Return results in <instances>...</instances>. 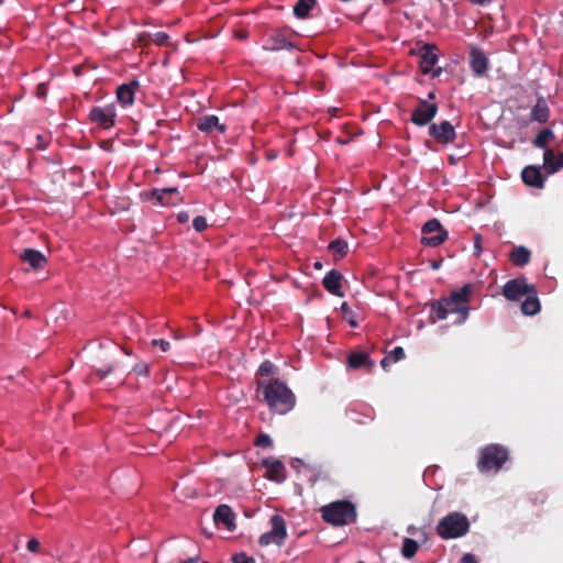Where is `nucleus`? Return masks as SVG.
Segmentation results:
<instances>
[{
  "label": "nucleus",
  "mask_w": 563,
  "mask_h": 563,
  "mask_svg": "<svg viewBox=\"0 0 563 563\" xmlns=\"http://www.w3.org/2000/svg\"><path fill=\"white\" fill-rule=\"evenodd\" d=\"M474 292L473 284H465L451 292L448 298L431 303V322L444 320L449 314H457L456 323H464L470 313V300Z\"/></svg>",
  "instance_id": "obj_1"
},
{
  "label": "nucleus",
  "mask_w": 563,
  "mask_h": 563,
  "mask_svg": "<svg viewBox=\"0 0 563 563\" xmlns=\"http://www.w3.org/2000/svg\"><path fill=\"white\" fill-rule=\"evenodd\" d=\"M257 390H262L266 405L275 413L286 415L296 406L295 394L279 379L258 382Z\"/></svg>",
  "instance_id": "obj_2"
},
{
  "label": "nucleus",
  "mask_w": 563,
  "mask_h": 563,
  "mask_svg": "<svg viewBox=\"0 0 563 563\" xmlns=\"http://www.w3.org/2000/svg\"><path fill=\"white\" fill-rule=\"evenodd\" d=\"M322 519L332 526L340 527L356 521L357 512L353 503L336 500L320 508Z\"/></svg>",
  "instance_id": "obj_3"
},
{
  "label": "nucleus",
  "mask_w": 563,
  "mask_h": 563,
  "mask_svg": "<svg viewBox=\"0 0 563 563\" xmlns=\"http://www.w3.org/2000/svg\"><path fill=\"white\" fill-rule=\"evenodd\" d=\"M470 528L471 523L466 515L452 511L439 520L435 532L442 540H451L464 537Z\"/></svg>",
  "instance_id": "obj_4"
},
{
  "label": "nucleus",
  "mask_w": 563,
  "mask_h": 563,
  "mask_svg": "<svg viewBox=\"0 0 563 563\" xmlns=\"http://www.w3.org/2000/svg\"><path fill=\"white\" fill-rule=\"evenodd\" d=\"M509 459L506 446L492 443L479 451L477 468L483 474L497 473Z\"/></svg>",
  "instance_id": "obj_5"
},
{
  "label": "nucleus",
  "mask_w": 563,
  "mask_h": 563,
  "mask_svg": "<svg viewBox=\"0 0 563 563\" xmlns=\"http://www.w3.org/2000/svg\"><path fill=\"white\" fill-rule=\"evenodd\" d=\"M297 40L298 34L291 27H275L267 34L263 49L268 52H291L298 48Z\"/></svg>",
  "instance_id": "obj_6"
},
{
  "label": "nucleus",
  "mask_w": 563,
  "mask_h": 563,
  "mask_svg": "<svg viewBox=\"0 0 563 563\" xmlns=\"http://www.w3.org/2000/svg\"><path fill=\"white\" fill-rule=\"evenodd\" d=\"M269 522L272 526L271 531L263 533L258 539V543L261 547L269 544L282 547L288 537L285 519L280 515H273Z\"/></svg>",
  "instance_id": "obj_7"
},
{
  "label": "nucleus",
  "mask_w": 563,
  "mask_h": 563,
  "mask_svg": "<svg viewBox=\"0 0 563 563\" xmlns=\"http://www.w3.org/2000/svg\"><path fill=\"white\" fill-rule=\"evenodd\" d=\"M421 244L430 247H437L443 244L448 238V231L442 227L441 222L433 218L428 220L421 229Z\"/></svg>",
  "instance_id": "obj_8"
},
{
  "label": "nucleus",
  "mask_w": 563,
  "mask_h": 563,
  "mask_svg": "<svg viewBox=\"0 0 563 563\" xmlns=\"http://www.w3.org/2000/svg\"><path fill=\"white\" fill-rule=\"evenodd\" d=\"M536 288L525 277L508 280L503 287V296L510 301H519Z\"/></svg>",
  "instance_id": "obj_9"
},
{
  "label": "nucleus",
  "mask_w": 563,
  "mask_h": 563,
  "mask_svg": "<svg viewBox=\"0 0 563 563\" xmlns=\"http://www.w3.org/2000/svg\"><path fill=\"white\" fill-rule=\"evenodd\" d=\"M419 67L423 74L432 71V77H439L442 73V68H434L438 62L437 46L434 44H424L420 49Z\"/></svg>",
  "instance_id": "obj_10"
},
{
  "label": "nucleus",
  "mask_w": 563,
  "mask_h": 563,
  "mask_svg": "<svg viewBox=\"0 0 563 563\" xmlns=\"http://www.w3.org/2000/svg\"><path fill=\"white\" fill-rule=\"evenodd\" d=\"M438 113V104L427 100H420L411 112V122L418 126L431 124Z\"/></svg>",
  "instance_id": "obj_11"
},
{
  "label": "nucleus",
  "mask_w": 563,
  "mask_h": 563,
  "mask_svg": "<svg viewBox=\"0 0 563 563\" xmlns=\"http://www.w3.org/2000/svg\"><path fill=\"white\" fill-rule=\"evenodd\" d=\"M429 135L432 136L437 143L448 145L455 140L456 132L451 122L442 121L429 125Z\"/></svg>",
  "instance_id": "obj_12"
},
{
  "label": "nucleus",
  "mask_w": 563,
  "mask_h": 563,
  "mask_svg": "<svg viewBox=\"0 0 563 563\" xmlns=\"http://www.w3.org/2000/svg\"><path fill=\"white\" fill-rule=\"evenodd\" d=\"M115 109L113 106L92 107L89 112L91 122L98 124L102 129H110L115 123Z\"/></svg>",
  "instance_id": "obj_13"
},
{
  "label": "nucleus",
  "mask_w": 563,
  "mask_h": 563,
  "mask_svg": "<svg viewBox=\"0 0 563 563\" xmlns=\"http://www.w3.org/2000/svg\"><path fill=\"white\" fill-rule=\"evenodd\" d=\"M470 67L476 77H485L488 73L489 60L485 53L476 47L472 46L470 49Z\"/></svg>",
  "instance_id": "obj_14"
},
{
  "label": "nucleus",
  "mask_w": 563,
  "mask_h": 563,
  "mask_svg": "<svg viewBox=\"0 0 563 563\" xmlns=\"http://www.w3.org/2000/svg\"><path fill=\"white\" fill-rule=\"evenodd\" d=\"M152 199H156L162 206H175L181 202L183 198L177 187L155 188L147 194Z\"/></svg>",
  "instance_id": "obj_15"
},
{
  "label": "nucleus",
  "mask_w": 563,
  "mask_h": 563,
  "mask_svg": "<svg viewBox=\"0 0 563 563\" xmlns=\"http://www.w3.org/2000/svg\"><path fill=\"white\" fill-rule=\"evenodd\" d=\"M213 520L217 526L222 525L229 531H234L236 528L235 514L229 505H219L214 510Z\"/></svg>",
  "instance_id": "obj_16"
},
{
  "label": "nucleus",
  "mask_w": 563,
  "mask_h": 563,
  "mask_svg": "<svg viewBox=\"0 0 563 563\" xmlns=\"http://www.w3.org/2000/svg\"><path fill=\"white\" fill-rule=\"evenodd\" d=\"M140 88V82L133 79L126 84H122L117 88V99L123 106L128 107L133 104L135 92Z\"/></svg>",
  "instance_id": "obj_17"
},
{
  "label": "nucleus",
  "mask_w": 563,
  "mask_h": 563,
  "mask_svg": "<svg viewBox=\"0 0 563 563\" xmlns=\"http://www.w3.org/2000/svg\"><path fill=\"white\" fill-rule=\"evenodd\" d=\"M522 181L530 187L541 189L544 187L545 178L540 166L529 165L521 172Z\"/></svg>",
  "instance_id": "obj_18"
},
{
  "label": "nucleus",
  "mask_w": 563,
  "mask_h": 563,
  "mask_svg": "<svg viewBox=\"0 0 563 563\" xmlns=\"http://www.w3.org/2000/svg\"><path fill=\"white\" fill-rule=\"evenodd\" d=\"M20 260L32 269H43L47 263L45 255L35 249H25L20 253Z\"/></svg>",
  "instance_id": "obj_19"
},
{
  "label": "nucleus",
  "mask_w": 563,
  "mask_h": 563,
  "mask_svg": "<svg viewBox=\"0 0 563 563\" xmlns=\"http://www.w3.org/2000/svg\"><path fill=\"white\" fill-rule=\"evenodd\" d=\"M543 168L549 175L555 174L563 168V152L547 148L543 154Z\"/></svg>",
  "instance_id": "obj_20"
},
{
  "label": "nucleus",
  "mask_w": 563,
  "mask_h": 563,
  "mask_svg": "<svg viewBox=\"0 0 563 563\" xmlns=\"http://www.w3.org/2000/svg\"><path fill=\"white\" fill-rule=\"evenodd\" d=\"M342 279H343V275L336 271V269H331L324 277H323V280H322V285L323 287L332 295L334 296H338V297H342L343 296V292L341 290L342 288Z\"/></svg>",
  "instance_id": "obj_21"
},
{
  "label": "nucleus",
  "mask_w": 563,
  "mask_h": 563,
  "mask_svg": "<svg viewBox=\"0 0 563 563\" xmlns=\"http://www.w3.org/2000/svg\"><path fill=\"white\" fill-rule=\"evenodd\" d=\"M264 466L266 467V478L269 481L282 483L285 481V466L279 460H264Z\"/></svg>",
  "instance_id": "obj_22"
},
{
  "label": "nucleus",
  "mask_w": 563,
  "mask_h": 563,
  "mask_svg": "<svg viewBox=\"0 0 563 563\" xmlns=\"http://www.w3.org/2000/svg\"><path fill=\"white\" fill-rule=\"evenodd\" d=\"M347 366L351 369L366 368L371 371L374 362L371 360L369 354L366 352L355 351L347 355Z\"/></svg>",
  "instance_id": "obj_23"
},
{
  "label": "nucleus",
  "mask_w": 563,
  "mask_h": 563,
  "mask_svg": "<svg viewBox=\"0 0 563 563\" xmlns=\"http://www.w3.org/2000/svg\"><path fill=\"white\" fill-rule=\"evenodd\" d=\"M197 128L199 131L205 133H211L213 130H218L221 133H224L227 126L220 123L219 118L213 114L203 115L198 119Z\"/></svg>",
  "instance_id": "obj_24"
},
{
  "label": "nucleus",
  "mask_w": 563,
  "mask_h": 563,
  "mask_svg": "<svg viewBox=\"0 0 563 563\" xmlns=\"http://www.w3.org/2000/svg\"><path fill=\"white\" fill-rule=\"evenodd\" d=\"M550 118V108L543 97H538L536 104L530 111V120L538 123H547Z\"/></svg>",
  "instance_id": "obj_25"
},
{
  "label": "nucleus",
  "mask_w": 563,
  "mask_h": 563,
  "mask_svg": "<svg viewBox=\"0 0 563 563\" xmlns=\"http://www.w3.org/2000/svg\"><path fill=\"white\" fill-rule=\"evenodd\" d=\"M541 309V305L538 298L537 288L530 291L521 303V311L526 316H534Z\"/></svg>",
  "instance_id": "obj_26"
},
{
  "label": "nucleus",
  "mask_w": 563,
  "mask_h": 563,
  "mask_svg": "<svg viewBox=\"0 0 563 563\" xmlns=\"http://www.w3.org/2000/svg\"><path fill=\"white\" fill-rule=\"evenodd\" d=\"M511 263L517 267H522L530 262L531 253L525 246H516L509 254Z\"/></svg>",
  "instance_id": "obj_27"
},
{
  "label": "nucleus",
  "mask_w": 563,
  "mask_h": 563,
  "mask_svg": "<svg viewBox=\"0 0 563 563\" xmlns=\"http://www.w3.org/2000/svg\"><path fill=\"white\" fill-rule=\"evenodd\" d=\"M316 4L317 0H298L294 5V14L298 19H307Z\"/></svg>",
  "instance_id": "obj_28"
},
{
  "label": "nucleus",
  "mask_w": 563,
  "mask_h": 563,
  "mask_svg": "<svg viewBox=\"0 0 563 563\" xmlns=\"http://www.w3.org/2000/svg\"><path fill=\"white\" fill-rule=\"evenodd\" d=\"M168 40H169V36L165 32H157L153 36H151L150 34L143 33L139 36V42L142 43L143 45H147L150 43V41H152L156 45L163 46V45L168 44Z\"/></svg>",
  "instance_id": "obj_29"
},
{
  "label": "nucleus",
  "mask_w": 563,
  "mask_h": 563,
  "mask_svg": "<svg viewBox=\"0 0 563 563\" xmlns=\"http://www.w3.org/2000/svg\"><path fill=\"white\" fill-rule=\"evenodd\" d=\"M419 550V543L411 539L405 538L402 540L401 554L405 559H412Z\"/></svg>",
  "instance_id": "obj_30"
},
{
  "label": "nucleus",
  "mask_w": 563,
  "mask_h": 563,
  "mask_svg": "<svg viewBox=\"0 0 563 563\" xmlns=\"http://www.w3.org/2000/svg\"><path fill=\"white\" fill-rule=\"evenodd\" d=\"M553 139V131L551 129H543L537 134L532 143L538 148H544L548 145V143Z\"/></svg>",
  "instance_id": "obj_31"
},
{
  "label": "nucleus",
  "mask_w": 563,
  "mask_h": 563,
  "mask_svg": "<svg viewBox=\"0 0 563 563\" xmlns=\"http://www.w3.org/2000/svg\"><path fill=\"white\" fill-rule=\"evenodd\" d=\"M328 249L335 257L342 258L347 253V243L342 239H335L330 242Z\"/></svg>",
  "instance_id": "obj_32"
},
{
  "label": "nucleus",
  "mask_w": 563,
  "mask_h": 563,
  "mask_svg": "<svg viewBox=\"0 0 563 563\" xmlns=\"http://www.w3.org/2000/svg\"><path fill=\"white\" fill-rule=\"evenodd\" d=\"M275 371L276 366L271 361H264L257 369V375L262 377H267L269 375H273Z\"/></svg>",
  "instance_id": "obj_33"
},
{
  "label": "nucleus",
  "mask_w": 563,
  "mask_h": 563,
  "mask_svg": "<svg viewBox=\"0 0 563 563\" xmlns=\"http://www.w3.org/2000/svg\"><path fill=\"white\" fill-rule=\"evenodd\" d=\"M132 371L139 376H148L150 365L145 362H139L133 366Z\"/></svg>",
  "instance_id": "obj_34"
},
{
  "label": "nucleus",
  "mask_w": 563,
  "mask_h": 563,
  "mask_svg": "<svg viewBox=\"0 0 563 563\" xmlns=\"http://www.w3.org/2000/svg\"><path fill=\"white\" fill-rule=\"evenodd\" d=\"M192 227L197 232H203L208 228L206 218L202 216H197L192 220Z\"/></svg>",
  "instance_id": "obj_35"
},
{
  "label": "nucleus",
  "mask_w": 563,
  "mask_h": 563,
  "mask_svg": "<svg viewBox=\"0 0 563 563\" xmlns=\"http://www.w3.org/2000/svg\"><path fill=\"white\" fill-rule=\"evenodd\" d=\"M255 445L261 448H269L273 445V440L268 434H260L255 440Z\"/></svg>",
  "instance_id": "obj_36"
},
{
  "label": "nucleus",
  "mask_w": 563,
  "mask_h": 563,
  "mask_svg": "<svg viewBox=\"0 0 563 563\" xmlns=\"http://www.w3.org/2000/svg\"><path fill=\"white\" fill-rule=\"evenodd\" d=\"M390 361L398 362L405 358V350L401 346H396L389 354Z\"/></svg>",
  "instance_id": "obj_37"
},
{
  "label": "nucleus",
  "mask_w": 563,
  "mask_h": 563,
  "mask_svg": "<svg viewBox=\"0 0 563 563\" xmlns=\"http://www.w3.org/2000/svg\"><path fill=\"white\" fill-rule=\"evenodd\" d=\"M233 563H256L255 560L251 556H247L245 553H238L232 558Z\"/></svg>",
  "instance_id": "obj_38"
},
{
  "label": "nucleus",
  "mask_w": 563,
  "mask_h": 563,
  "mask_svg": "<svg viewBox=\"0 0 563 563\" xmlns=\"http://www.w3.org/2000/svg\"><path fill=\"white\" fill-rule=\"evenodd\" d=\"M151 344L153 346L158 345L163 352H167L170 347V343L163 339H159V340L154 339V340H152Z\"/></svg>",
  "instance_id": "obj_39"
},
{
  "label": "nucleus",
  "mask_w": 563,
  "mask_h": 563,
  "mask_svg": "<svg viewBox=\"0 0 563 563\" xmlns=\"http://www.w3.org/2000/svg\"><path fill=\"white\" fill-rule=\"evenodd\" d=\"M47 91H48L47 85L42 82L36 86L35 95L37 98L43 99L47 96Z\"/></svg>",
  "instance_id": "obj_40"
},
{
  "label": "nucleus",
  "mask_w": 563,
  "mask_h": 563,
  "mask_svg": "<svg viewBox=\"0 0 563 563\" xmlns=\"http://www.w3.org/2000/svg\"><path fill=\"white\" fill-rule=\"evenodd\" d=\"M114 369V365H107L104 366L103 368H98L97 369V375L99 376L100 379H103L106 378L110 373H112V371Z\"/></svg>",
  "instance_id": "obj_41"
},
{
  "label": "nucleus",
  "mask_w": 563,
  "mask_h": 563,
  "mask_svg": "<svg viewBox=\"0 0 563 563\" xmlns=\"http://www.w3.org/2000/svg\"><path fill=\"white\" fill-rule=\"evenodd\" d=\"M26 548L30 552H37L40 549V542L37 539L32 538L27 541Z\"/></svg>",
  "instance_id": "obj_42"
},
{
  "label": "nucleus",
  "mask_w": 563,
  "mask_h": 563,
  "mask_svg": "<svg viewBox=\"0 0 563 563\" xmlns=\"http://www.w3.org/2000/svg\"><path fill=\"white\" fill-rule=\"evenodd\" d=\"M481 242H482V236L478 235V234L475 235V238H474V247H475V255L476 256H479V254L482 252Z\"/></svg>",
  "instance_id": "obj_43"
},
{
  "label": "nucleus",
  "mask_w": 563,
  "mask_h": 563,
  "mask_svg": "<svg viewBox=\"0 0 563 563\" xmlns=\"http://www.w3.org/2000/svg\"><path fill=\"white\" fill-rule=\"evenodd\" d=\"M461 563H478L475 555L471 554V553H465L462 559H461Z\"/></svg>",
  "instance_id": "obj_44"
},
{
  "label": "nucleus",
  "mask_w": 563,
  "mask_h": 563,
  "mask_svg": "<svg viewBox=\"0 0 563 563\" xmlns=\"http://www.w3.org/2000/svg\"><path fill=\"white\" fill-rule=\"evenodd\" d=\"M177 221L179 223H187L189 221V214L187 211H180L178 214H177Z\"/></svg>",
  "instance_id": "obj_45"
},
{
  "label": "nucleus",
  "mask_w": 563,
  "mask_h": 563,
  "mask_svg": "<svg viewBox=\"0 0 563 563\" xmlns=\"http://www.w3.org/2000/svg\"><path fill=\"white\" fill-rule=\"evenodd\" d=\"M420 530H421V529H419V528H417V527H415V526H412V525H411V526H408V528H407V532H408L409 534H417V533H420Z\"/></svg>",
  "instance_id": "obj_46"
},
{
  "label": "nucleus",
  "mask_w": 563,
  "mask_h": 563,
  "mask_svg": "<svg viewBox=\"0 0 563 563\" xmlns=\"http://www.w3.org/2000/svg\"><path fill=\"white\" fill-rule=\"evenodd\" d=\"M389 361H390V356H385L382 361H380V365L382 367L387 371V367H388V364H389Z\"/></svg>",
  "instance_id": "obj_47"
},
{
  "label": "nucleus",
  "mask_w": 563,
  "mask_h": 563,
  "mask_svg": "<svg viewBox=\"0 0 563 563\" xmlns=\"http://www.w3.org/2000/svg\"><path fill=\"white\" fill-rule=\"evenodd\" d=\"M420 536H421V541L422 542H428L429 541V534L428 532L424 530V529H421L420 530Z\"/></svg>",
  "instance_id": "obj_48"
},
{
  "label": "nucleus",
  "mask_w": 563,
  "mask_h": 563,
  "mask_svg": "<svg viewBox=\"0 0 563 563\" xmlns=\"http://www.w3.org/2000/svg\"><path fill=\"white\" fill-rule=\"evenodd\" d=\"M470 1L475 4L484 5V4L490 3L493 0H470Z\"/></svg>",
  "instance_id": "obj_49"
},
{
  "label": "nucleus",
  "mask_w": 563,
  "mask_h": 563,
  "mask_svg": "<svg viewBox=\"0 0 563 563\" xmlns=\"http://www.w3.org/2000/svg\"><path fill=\"white\" fill-rule=\"evenodd\" d=\"M442 261H434L431 263L432 269H438L441 266Z\"/></svg>",
  "instance_id": "obj_50"
},
{
  "label": "nucleus",
  "mask_w": 563,
  "mask_h": 563,
  "mask_svg": "<svg viewBox=\"0 0 563 563\" xmlns=\"http://www.w3.org/2000/svg\"><path fill=\"white\" fill-rule=\"evenodd\" d=\"M341 310H342L343 312H349V311H350L349 305H347L346 302H343V303L341 305Z\"/></svg>",
  "instance_id": "obj_51"
},
{
  "label": "nucleus",
  "mask_w": 563,
  "mask_h": 563,
  "mask_svg": "<svg viewBox=\"0 0 563 563\" xmlns=\"http://www.w3.org/2000/svg\"><path fill=\"white\" fill-rule=\"evenodd\" d=\"M197 562H198L197 558H189V559L183 561L181 563H197Z\"/></svg>",
  "instance_id": "obj_52"
},
{
  "label": "nucleus",
  "mask_w": 563,
  "mask_h": 563,
  "mask_svg": "<svg viewBox=\"0 0 563 563\" xmlns=\"http://www.w3.org/2000/svg\"><path fill=\"white\" fill-rule=\"evenodd\" d=\"M349 324H350L352 328H356V327H357V322H356L354 319L349 320Z\"/></svg>",
  "instance_id": "obj_53"
},
{
  "label": "nucleus",
  "mask_w": 563,
  "mask_h": 563,
  "mask_svg": "<svg viewBox=\"0 0 563 563\" xmlns=\"http://www.w3.org/2000/svg\"><path fill=\"white\" fill-rule=\"evenodd\" d=\"M429 99H434L435 98V93L433 91L429 92L428 95Z\"/></svg>",
  "instance_id": "obj_54"
},
{
  "label": "nucleus",
  "mask_w": 563,
  "mask_h": 563,
  "mask_svg": "<svg viewBox=\"0 0 563 563\" xmlns=\"http://www.w3.org/2000/svg\"><path fill=\"white\" fill-rule=\"evenodd\" d=\"M336 142L340 143V144H346V141L341 140V139H338Z\"/></svg>",
  "instance_id": "obj_55"
},
{
  "label": "nucleus",
  "mask_w": 563,
  "mask_h": 563,
  "mask_svg": "<svg viewBox=\"0 0 563 563\" xmlns=\"http://www.w3.org/2000/svg\"><path fill=\"white\" fill-rule=\"evenodd\" d=\"M314 267L316 268H321V263H319V262L314 263Z\"/></svg>",
  "instance_id": "obj_56"
},
{
  "label": "nucleus",
  "mask_w": 563,
  "mask_h": 563,
  "mask_svg": "<svg viewBox=\"0 0 563 563\" xmlns=\"http://www.w3.org/2000/svg\"><path fill=\"white\" fill-rule=\"evenodd\" d=\"M24 314H25V317H31V312H30L29 310H26V311L24 312Z\"/></svg>",
  "instance_id": "obj_57"
},
{
  "label": "nucleus",
  "mask_w": 563,
  "mask_h": 563,
  "mask_svg": "<svg viewBox=\"0 0 563 563\" xmlns=\"http://www.w3.org/2000/svg\"><path fill=\"white\" fill-rule=\"evenodd\" d=\"M450 162L453 164L454 163V158L452 156H450Z\"/></svg>",
  "instance_id": "obj_58"
},
{
  "label": "nucleus",
  "mask_w": 563,
  "mask_h": 563,
  "mask_svg": "<svg viewBox=\"0 0 563 563\" xmlns=\"http://www.w3.org/2000/svg\"><path fill=\"white\" fill-rule=\"evenodd\" d=\"M357 563H364V562H363V561H360V562H357Z\"/></svg>",
  "instance_id": "obj_59"
}]
</instances>
